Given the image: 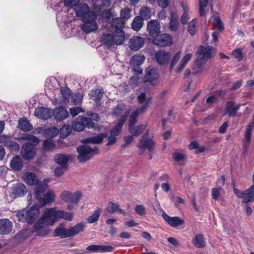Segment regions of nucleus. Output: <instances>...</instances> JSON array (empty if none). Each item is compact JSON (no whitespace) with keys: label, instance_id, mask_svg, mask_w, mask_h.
Here are the masks:
<instances>
[{"label":"nucleus","instance_id":"27","mask_svg":"<svg viewBox=\"0 0 254 254\" xmlns=\"http://www.w3.org/2000/svg\"><path fill=\"white\" fill-rule=\"evenodd\" d=\"M53 112V115L57 121H62L68 116V112L63 107L57 108Z\"/></svg>","mask_w":254,"mask_h":254},{"label":"nucleus","instance_id":"38","mask_svg":"<svg viewBox=\"0 0 254 254\" xmlns=\"http://www.w3.org/2000/svg\"><path fill=\"white\" fill-rule=\"evenodd\" d=\"M18 127L22 130L24 131H30L32 129V125L28 120L25 119H21L18 121Z\"/></svg>","mask_w":254,"mask_h":254},{"label":"nucleus","instance_id":"50","mask_svg":"<svg viewBox=\"0 0 254 254\" xmlns=\"http://www.w3.org/2000/svg\"><path fill=\"white\" fill-rule=\"evenodd\" d=\"M71 131V127L69 125H64L60 129V133L62 137H66Z\"/></svg>","mask_w":254,"mask_h":254},{"label":"nucleus","instance_id":"28","mask_svg":"<svg viewBox=\"0 0 254 254\" xmlns=\"http://www.w3.org/2000/svg\"><path fill=\"white\" fill-rule=\"evenodd\" d=\"M108 134L106 133H101L96 136H94L88 138H86L82 140L83 143H92L99 144L102 142L104 138L107 137Z\"/></svg>","mask_w":254,"mask_h":254},{"label":"nucleus","instance_id":"17","mask_svg":"<svg viewBox=\"0 0 254 254\" xmlns=\"http://www.w3.org/2000/svg\"><path fill=\"white\" fill-rule=\"evenodd\" d=\"M21 154L25 160H30L35 155V147L29 145V143H25L21 148Z\"/></svg>","mask_w":254,"mask_h":254},{"label":"nucleus","instance_id":"13","mask_svg":"<svg viewBox=\"0 0 254 254\" xmlns=\"http://www.w3.org/2000/svg\"><path fill=\"white\" fill-rule=\"evenodd\" d=\"M152 42L154 45L159 46H167L172 43V39L167 34H163L157 36L153 39Z\"/></svg>","mask_w":254,"mask_h":254},{"label":"nucleus","instance_id":"59","mask_svg":"<svg viewBox=\"0 0 254 254\" xmlns=\"http://www.w3.org/2000/svg\"><path fill=\"white\" fill-rule=\"evenodd\" d=\"M140 78L138 75H134L132 76L129 80V84L134 86H138Z\"/></svg>","mask_w":254,"mask_h":254},{"label":"nucleus","instance_id":"31","mask_svg":"<svg viewBox=\"0 0 254 254\" xmlns=\"http://www.w3.org/2000/svg\"><path fill=\"white\" fill-rule=\"evenodd\" d=\"M23 165V162L21 158L18 156H16L13 157L10 163V168L14 171L20 170Z\"/></svg>","mask_w":254,"mask_h":254},{"label":"nucleus","instance_id":"52","mask_svg":"<svg viewBox=\"0 0 254 254\" xmlns=\"http://www.w3.org/2000/svg\"><path fill=\"white\" fill-rule=\"evenodd\" d=\"M6 146H8V148L11 151H17L19 149V146L18 144L14 141H8L6 142Z\"/></svg>","mask_w":254,"mask_h":254},{"label":"nucleus","instance_id":"51","mask_svg":"<svg viewBox=\"0 0 254 254\" xmlns=\"http://www.w3.org/2000/svg\"><path fill=\"white\" fill-rule=\"evenodd\" d=\"M131 10L128 7H126L121 11V18L120 19H128L130 17ZM122 21L124 23L123 20Z\"/></svg>","mask_w":254,"mask_h":254},{"label":"nucleus","instance_id":"47","mask_svg":"<svg viewBox=\"0 0 254 254\" xmlns=\"http://www.w3.org/2000/svg\"><path fill=\"white\" fill-rule=\"evenodd\" d=\"M103 91L101 89H96L92 90L90 95L91 96L92 99L95 101L100 100L103 96Z\"/></svg>","mask_w":254,"mask_h":254},{"label":"nucleus","instance_id":"37","mask_svg":"<svg viewBox=\"0 0 254 254\" xmlns=\"http://www.w3.org/2000/svg\"><path fill=\"white\" fill-rule=\"evenodd\" d=\"M143 20L139 16L135 17L131 24L132 28L136 31H138L143 26Z\"/></svg>","mask_w":254,"mask_h":254},{"label":"nucleus","instance_id":"22","mask_svg":"<svg viewBox=\"0 0 254 254\" xmlns=\"http://www.w3.org/2000/svg\"><path fill=\"white\" fill-rule=\"evenodd\" d=\"M12 229V223L7 219L0 220V234L5 235L9 233Z\"/></svg>","mask_w":254,"mask_h":254},{"label":"nucleus","instance_id":"53","mask_svg":"<svg viewBox=\"0 0 254 254\" xmlns=\"http://www.w3.org/2000/svg\"><path fill=\"white\" fill-rule=\"evenodd\" d=\"M222 189L220 188H214L212 189V198L214 200H217L220 197L221 195V191H222Z\"/></svg>","mask_w":254,"mask_h":254},{"label":"nucleus","instance_id":"54","mask_svg":"<svg viewBox=\"0 0 254 254\" xmlns=\"http://www.w3.org/2000/svg\"><path fill=\"white\" fill-rule=\"evenodd\" d=\"M195 25L196 22L194 19L189 23L188 32L192 36L194 35L196 31Z\"/></svg>","mask_w":254,"mask_h":254},{"label":"nucleus","instance_id":"20","mask_svg":"<svg viewBox=\"0 0 254 254\" xmlns=\"http://www.w3.org/2000/svg\"><path fill=\"white\" fill-rule=\"evenodd\" d=\"M240 107V104H236L233 101H228L226 104L225 115L228 114L230 117H235Z\"/></svg>","mask_w":254,"mask_h":254},{"label":"nucleus","instance_id":"9","mask_svg":"<svg viewBox=\"0 0 254 254\" xmlns=\"http://www.w3.org/2000/svg\"><path fill=\"white\" fill-rule=\"evenodd\" d=\"M215 52V49L210 46H208L207 47L200 46L196 52L197 55L196 58L201 59L206 62L209 59L212 57Z\"/></svg>","mask_w":254,"mask_h":254},{"label":"nucleus","instance_id":"58","mask_svg":"<svg viewBox=\"0 0 254 254\" xmlns=\"http://www.w3.org/2000/svg\"><path fill=\"white\" fill-rule=\"evenodd\" d=\"M181 4L184 9V14L182 15L180 20L183 24H186L187 23L189 20L188 17L187 10L186 9L183 3H182Z\"/></svg>","mask_w":254,"mask_h":254},{"label":"nucleus","instance_id":"2","mask_svg":"<svg viewBox=\"0 0 254 254\" xmlns=\"http://www.w3.org/2000/svg\"><path fill=\"white\" fill-rule=\"evenodd\" d=\"M113 25L116 28L112 34L105 33L102 36L101 41L107 48H111L114 45H121L125 40V35L122 28L124 23L122 20L117 18L112 22Z\"/></svg>","mask_w":254,"mask_h":254},{"label":"nucleus","instance_id":"36","mask_svg":"<svg viewBox=\"0 0 254 254\" xmlns=\"http://www.w3.org/2000/svg\"><path fill=\"white\" fill-rule=\"evenodd\" d=\"M127 115L126 117H122L120 122L116 125L114 128L111 130V134L117 136L120 134L122 131V127L127 120Z\"/></svg>","mask_w":254,"mask_h":254},{"label":"nucleus","instance_id":"6","mask_svg":"<svg viewBox=\"0 0 254 254\" xmlns=\"http://www.w3.org/2000/svg\"><path fill=\"white\" fill-rule=\"evenodd\" d=\"M97 15L95 12H90L89 16L83 20L84 23L81 29L86 34L96 31L98 25L96 22Z\"/></svg>","mask_w":254,"mask_h":254},{"label":"nucleus","instance_id":"26","mask_svg":"<svg viewBox=\"0 0 254 254\" xmlns=\"http://www.w3.org/2000/svg\"><path fill=\"white\" fill-rule=\"evenodd\" d=\"M86 250L91 252H111L114 250V248L111 246L93 245L87 247Z\"/></svg>","mask_w":254,"mask_h":254},{"label":"nucleus","instance_id":"57","mask_svg":"<svg viewBox=\"0 0 254 254\" xmlns=\"http://www.w3.org/2000/svg\"><path fill=\"white\" fill-rule=\"evenodd\" d=\"M162 217L169 225L175 227V217H171L165 212L163 213Z\"/></svg>","mask_w":254,"mask_h":254},{"label":"nucleus","instance_id":"56","mask_svg":"<svg viewBox=\"0 0 254 254\" xmlns=\"http://www.w3.org/2000/svg\"><path fill=\"white\" fill-rule=\"evenodd\" d=\"M134 210L139 215H144L146 214V208L142 204H138L135 206Z\"/></svg>","mask_w":254,"mask_h":254},{"label":"nucleus","instance_id":"18","mask_svg":"<svg viewBox=\"0 0 254 254\" xmlns=\"http://www.w3.org/2000/svg\"><path fill=\"white\" fill-rule=\"evenodd\" d=\"M206 63L203 60L196 58L192 66V74L196 75L202 74L205 70L204 64Z\"/></svg>","mask_w":254,"mask_h":254},{"label":"nucleus","instance_id":"7","mask_svg":"<svg viewBox=\"0 0 254 254\" xmlns=\"http://www.w3.org/2000/svg\"><path fill=\"white\" fill-rule=\"evenodd\" d=\"M81 194L79 191L72 192L68 190H64L60 194L61 199L68 203L77 204L81 198Z\"/></svg>","mask_w":254,"mask_h":254},{"label":"nucleus","instance_id":"12","mask_svg":"<svg viewBox=\"0 0 254 254\" xmlns=\"http://www.w3.org/2000/svg\"><path fill=\"white\" fill-rule=\"evenodd\" d=\"M26 192L25 185L21 183H17L12 185L10 195L12 198H16L24 196Z\"/></svg>","mask_w":254,"mask_h":254},{"label":"nucleus","instance_id":"14","mask_svg":"<svg viewBox=\"0 0 254 254\" xmlns=\"http://www.w3.org/2000/svg\"><path fill=\"white\" fill-rule=\"evenodd\" d=\"M145 60V57L141 54L135 55L132 57L130 61V64L133 66V69L138 73L142 72V69L139 67L143 64Z\"/></svg>","mask_w":254,"mask_h":254},{"label":"nucleus","instance_id":"55","mask_svg":"<svg viewBox=\"0 0 254 254\" xmlns=\"http://www.w3.org/2000/svg\"><path fill=\"white\" fill-rule=\"evenodd\" d=\"M55 143L52 140H46L43 142V148L44 150L48 151L54 148Z\"/></svg>","mask_w":254,"mask_h":254},{"label":"nucleus","instance_id":"32","mask_svg":"<svg viewBox=\"0 0 254 254\" xmlns=\"http://www.w3.org/2000/svg\"><path fill=\"white\" fill-rule=\"evenodd\" d=\"M155 58L160 64H164L170 59L169 54L163 51H160L155 54Z\"/></svg>","mask_w":254,"mask_h":254},{"label":"nucleus","instance_id":"35","mask_svg":"<svg viewBox=\"0 0 254 254\" xmlns=\"http://www.w3.org/2000/svg\"><path fill=\"white\" fill-rule=\"evenodd\" d=\"M69 157L68 155L64 154H57L55 156L54 160L58 164H60L63 168H66L67 163Z\"/></svg>","mask_w":254,"mask_h":254},{"label":"nucleus","instance_id":"21","mask_svg":"<svg viewBox=\"0 0 254 254\" xmlns=\"http://www.w3.org/2000/svg\"><path fill=\"white\" fill-rule=\"evenodd\" d=\"M42 193L43 192H39L38 194V196L36 194H35L37 199L39 201L42 206H44L45 204L50 203L55 200V195L53 191H50L46 193L44 195L43 197L40 196L41 193Z\"/></svg>","mask_w":254,"mask_h":254},{"label":"nucleus","instance_id":"46","mask_svg":"<svg viewBox=\"0 0 254 254\" xmlns=\"http://www.w3.org/2000/svg\"><path fill=\"white\" fill-rule=\"evenodd\" d=\"M59 133V129L57 127H53L47 129L45 130V134L46 137L52 138L56 136Z\"/></svg>","mask_w":254,"mask_h":254},{"label":"nucleus","instance_id":"15","mask_svg":"<svg viewBox=\"0 0 254 254\" xmlns=\"http://www.w3.org/2000/svg\"><path fill=\"white\" fill-rule=\"evenodd\" d=\"M76 15L79 17L83 18V20L89 16L90 12H94L93 11H91L89 7L84 3H81L77 4L74 8Z\"/></svg>","mask_w":254,"mask_h":254},{"label":"nucleus","instance_id":"8","mask_svg":"<svg viewBox=\"0 0 254 254\" xmlns=\"http://www.w3.org/2000/svg\"><path fill=\"white\" fill-rule=\"evenodd\" d=\"M159 74L158 70L154 68L148 67L143 77V81L148 82L152 85L158 83Z\"/></svg>","mask_w":254,"mask_h":254},{"label":"nucleus","instance_id":"41","mask_svg":"<svg viewBox=\"0 0 254 254\" xmlns=\"http://www.w3.org/2000/svg\"><path fill=\"white\" fill-rule=\"evenodd\" d=\"M125 111L126 115L124 116V117H126L127 115V118L128 117L129 114V111L128 109H127L126 108V106L123 104H120L118 105L114 109L113 112V114L115 116L120 115L123 112Z\"/></svg>","mask_w":254,"mask_h":254},{"label":"nucleus","instance_id":"34","mask_svg":"<svg viewBox=\"0 0 254 254\" xmlns=\"http://www.w3.org/2000/svg\"><path fill=\"white\" fill-rule=\"evenodd\" d=\"M55 237H60L62 238L69 237L68 229L65 228L63 225L59 226L54 231Z\"/></svg>","mask_w":254,"mask_h":254},{"label":"nucleus","instance_id":"29","mask_svg":"<svg viewBox=\"0 0 254 254\" xmlns=\"http://www.w3.org/2000/svg\"><path fill=\"white\" fill-rule=\"evenodd\" d=\"M85 227L84 223H79L68 228L69 237L74 236L83 231Z\"/></svg>","mask_w":254,"mask_h":254},{"label":"nucleus","instance_id":"63","mask_svg":"<svg viewBox=\"0 0 254 254\" xmlns=\"http://www.w3.org/2000/svg\"><path fill=\"white\" fill-rule=\"evenodd\" d=\"M56 82L57 80L55 78L47 79L46 81V86L49 90H52L54 87V86L52 85V84H56Z\"/></svg>","mask_w":254,"mask_h":254},{"label":"nucleus","instance_id":"25","mask_svg":"<svg viewBox=\"0 0 254 254\" xmlns=\"http://www.w3.org/2000/svg\"><path fill=\"white\" fill-rule=\"evenodd\" d=\"M138 103L140 105V112H143L147 108L150 101V98L146 96L145 92H141L137 96Z\"/></svg>","mask_w":254,"mask_h":254},{"label":"nucleus","instance_id":"64","mask_svg":"<svg viewBox=\"0 0 254 254\" xmlns=\"http://www.w3.org/2000/svg\"><path fill=\"white\" fill-rule=\"evenodd\" d=\"M252 127L248 126L247 129L245 133L246 141L247 143H249L251 140V137L252 134L251 128Z\"/></svg>","mask_w":254,"mask_h":254},{"label":"nucleus","instance_id":"44","mask_svg":"<svg viewBox=\"0 0 254 254\" xmlns=\"http://www.w3.org/2000/svg\"><path fill=\"white\" fill-rule=\"evenodd\" d=\"M102 212V209L101 208H98L95 211H94V212L89 216L87 219V221L88 223H93L96 222H97L99 218L100 217V215Z\"/></svg>","mask_w":254,"mask_h":254},{"label":"nucleus","instance_id":"60","mask_svg":"<svg viewBox=\"0 0 254 254\" xmlns=\"http://www.w3.org/2000/svg\"><path fill=\"white\" fill-rule=\"evenodd\" d=\"M79 2V0H64V5L69 7H75Z\"/></svg>","mask_w":254,"mask_h":254},{"label":"nucleus","instance_id":"62","mask_svg":"<svg viewBox=\"0 0 254 254\" xmlns=\"http://www.w3.org/2000/svg\"><path fill=\"white\" fill-rule=\"evenodd\" d=\"M83 109L79 107H75L71 108L69 109V112L72 117H75L79 113L82 112Z\"/></svg>","mask_w":254,"mask_h":254},{"label":"nucleus","instance_id":"4","mask_svg":"<svg viewBox=\"0 0 254 254\" xmlns=\"http://www.w3.org/2000/svg\"><path fill=\"white\" fill-rule=\"evenodd\" d=\"M40 207L35 205L28 209L18 211L16 216L21 221H25L29 224L33 223L39 217Z\"/></svg>","mask_w":254,"mask_h":254},{"label":"nucleus","instance_id":"16","mask_svg":"<svg viewBox=\"0 0 254 254\" xmlns=\"http://www.w3.org/2000/svg\"><path fill=\"white\" fill-rule=\"evenodd\" d=\"M53 111L50 108L37 107L35 109L34 115L39 119L48 120L53 116Z\"/></svg>","mask_w":254,"mask_h":254},{"label":"nucleus","instance_id":"61","mask_svg":"<svg viewBox=\"0 0 254 254\" xmlns=\"http://www.w3.org/2000/svg\"><path fill=\"white\" fill-rule=\"evenodd\" d=\"M232 55L235 57L236 59H238L239 61H240L243 59V55L242 53V51L240 49H237L236 50H234L232 53Z\"/></svg>","mask_w":254,"mask_h":254},{"label":"nucleus","instance_id":"39","mask_svg":"<svg viewBox=\"0 0 254 254\" xmlns=\"http://www.w3.org/2000/svg\"><path fill=\"white\" fill-rule=\"evenodd\" d=\"M146 127L145 125H141L136 127H129V130L132 135L137 136L140 134L146 129Z\"/></svg>","mask_w":254,"mask_h":254},{"label":"nucleus","instance_id":"30","mask_svg":"<svg viewBox=\"0 0 254 254\" xmlns=\"http://www.w3.org/2000/svg\"><path fill=\"white\" fill-rule=\"evenodd\" d=\"M243 199L242 202L244 203H248L254 200V184L244 191Z\"/></svg>","mask_w":254,"mask_h":254},{"label":"nucleus","instance_id":"49","mask_svg":"<svg viewBox=\"0 0 254 254\" xmlns=\"http://www.w3.org/2000/svg\"><path fill=\"white\" fill-rule=\"evenodd\" d=\"M119 205L112 202H109L106 208V210L110 213H114L117 212Z\"/></svg>","mask_w":254,"mask_h":254},{"label":"nucleus","instance_id":"45","mask_svg":"<svg viewBox=\"0 0 254 254\" xmlns=\"http://www.w3.org/2000/svg\"><path fill=\"white\" fill-rule=\"evenodd\" d=\"M23 138L28 141L26 143H29V145H32L33 147L39 142V139L31 134H25L23 135Z\"/></svg>","mask_w":254,"mask_h":254},{"label":"nucleus","instance_id":"11","mask_svg":"<svg viewBox=\"0 0 254 254\" xmlns=\"http://www.w3.org/2000/svg\"><path fill=\"white\" fill-rule=\"evenodd\" d=\"M85 127L88 128H95V125L91 120L86 117H82L81 119V122L74 121L72 124L73 129L77 131L83 130Z\"/></svg>","mask_w":254,"mask_h":254},{"label":"nucleus","instance_id":"5","mask_svg":"<svg viewBox=\"0 0 254 254\" xmlns=\"http://www.w3.org/2000/svg\"><path fill=\"white\" fill-rule=\"evenodd\" d=\"M76 150L78 153L77 159L81 163L86 162L98 153V149L97 147L95 146L92 148L87 145L79 146Z\"/></svg>","mask_w":254,"mask_h":254},{"label":"nucleus","instance_id":"42","mask_svg":"<svg viewBox=\"0 0 254 254\" xmlns=\"http://www.w3.org/2000/svg\"><path fill=\"white\" fill-rule=\"evenodd\" d=\"M193 244L197 248H204L205 247V243L203 237L201 234L196 235L193 240Z\"/></svg>","mask_w":254,"mask_h":254},{"label":"nucleus","instance_id":"19","mask_svg":"<svg viewBox=\"0 0 254 254\" xmlns=\"http://www.w3.org/2000/svg\"><path fill=\"white\" fill-rule=\"evenodd\" d=\"M144 39L139 36H133L129 40L128 46L129 48L134 51L139 50L144 45Z\"/></svg>","mask_w":254,"mask_h":254},{"label":"nucleus","instance_id":"33","mask_svg":"<svg viewBox=\"0 0 254 254\" xmlns=\"http://www.w3.org/2000/svg\"><path fill=\"white\" fill-rule=\"evenodd\" d=\"M57 221L63 219L65 220L70 221L72 220L73 214L72 213L68 212L63 210H58L57 209Z\"/></svg>","mask_w":254,"mask_h":254},{"label":"nucleus","instance_id":"23","mask_svg":"<svg viewBox=\"0 0 254 254\" xmlns=\"http://www.w3.org/2000/svg\"><path fill=\"white\" fill-rule=\"evenodd\" d=\"M160 25L159 22L155 20H151L147 24V30L151 36H154L160 33Z\"/></svg>","mask_w":254,"mask_h":254},{"label":"nucleus","instance_id":"43","mask_svg":"<svg viewBox=\"0 0 254 254\" xmlns=\"http://www.w3.org/2000/svg\"><path fill=\"white\" fill-rule=\"evenodd\" d=\"M140 16L144 20L149 19L151 16V12L150 8L147 6L141 7L139 10Z\"/></svg>","mask_w":254,"mask_h":254},{"label":"nucleus","instance_id":"1","mask_svg":"<svg viewBox=\"0 0 254 254\" xmlns=\"http://www.w3.org/2000/svg\"><path fill=\"white\" fill-rule=\"evenodd\" d=\"M57 222V208L52 207L46 209L41 216L34 223L32 232L38 236H45L49 234L47 226H52Z\"/></svg>","mask_w":254,"mask_h":254},{"label":"nucleus","instance_id":"3","mask_svg":"<svg viewBox=\"0 0 254 254\" xmlns=\"http://www.w3.org/2000/svg\"><path fill=\"white\" fill-rule=\"evenodd\" d=\"M24 182L30 186H35V192L38 196L39 192H44L48 188L49 180L45 179L43 182H39L34 173L27 172L23 175Z\"/></svg>","mask_w":254,"mask_h":254},{"label":"nucleus","instance_id":"24","mask_svg":"<svg viewBox=\"0 0 254 254\" xmlns=\"http://www.w3.org/2000/svg\"><path fill=\"white\" fill-rule=\"evenodd\" d=\"M70 90L68 88H62L61 89V97L56 100L59 105L65 104L69 102L71 95Z\"/></svg>","mask_w":254,"mask_h":254},{"label":"nucleus","instance_id":"10","mask_svg":"<svg viewBox=\"0 0 254 254\" xmlns=\"http://www.w3.org/2000/svg\"><path fill=\"white\" fill-rule=\"evenodd\" d=\"M153 146V141L152 139L148 138L146 133L142 136L137 145V147L140 149V155L143 154L146 149L151 151L152 150Z\"/></svg>","mask_w":254,"mask_h":254},{"label":"nucleus","instance_id":"48","mask_svg":"<svg viewBox=\"0 0 254 254\" xmlns=\"http://www.w3.org/2000/svg\"><path fill=\"white\" fill-rule=\"evenodd\" d=\"M140 113L139 110L137 109L135 112L132 113L129 119V127L134 126L136 123V118Z\"/></svg>","mask_w":254,"mask_h":254},{"label":"nucleus","instance_id":"40","mask_svg":"<svg viewBox=\"0 0 254 254\" xmlns=\"http://www.w3.org/2000/svg\"><path fill=\"white\" fill-rule=\"evenodd\" d=\"M213 20V28L216 31L221 32L224 29V26L222 21L219 16H213L212 18Z\"/></svg>","mask_w":254,"mask_h":254}]
</instances>
